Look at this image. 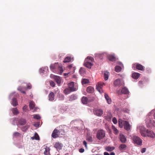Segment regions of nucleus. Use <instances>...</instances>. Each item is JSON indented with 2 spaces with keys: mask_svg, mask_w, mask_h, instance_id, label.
Returning a JSON list of instances; mask_svg holds the SVG:
<instances>
[{
  "mask_svg": "<svg viewBox=\"0 0 155 155\" xmlns=\"http://www.w3.org/2000/svg\"><path fill=\"white\" fill-rule=\"evenodd\" d=\"M79 73L81 75H84L86 73V71L85 69L82 67L81 68L79 71Z\"/></svg>",
  "mask_w": 155,
  "mask_h": 155,
  "instance_id": "nucleus-32",
  "label": "nucleus"
},
{
  "mask_svg": "<svg viewBox=\"0 0 155 155\" xmlns=\"http://www.w3.org/2000/svg\"><path fill=\"white\" fill-rule=\"evenodd\" d=\"M136 68L137 69L141 71L144 70V67L140 64H137L136 65Z\"/></svg>",
  "mask_w": 155,
  "mask_h": 155,
  "instance_id": "nucleus-29",
  "label": "nucleus"
},
{
  "mask_svg": "<svg viewBox=\"0 0 155 155\" xmlns=\"http://www.w3.org/2000/svg\"><path fill=\"white\" fill-rule=\"evenodd\" d=\"M50 77L51 78H53L58 85H60L61 82V79L60 77L51 74L50 75Z\"/></svg>",
  "mask_w": 155,
  "mask_h": 155,
  "instance_id": "nucleus-11",
  "label": "nucleus"
},
{
  "mask_svg": "<svg viewBox=\"0 0 155 155\" xmlns=\"http://www.w3.org/2000/svg\"><path fill=\"white\" fill-rule=\"evenodd\" d=\"M103 54L97 53L95 54V56L97 57H99L100 59H102V55Z\"/></svg>",
  "mask_w": 155,
  "mask_h": 155,
  "instance_id": "nucleus-45",
  "label": "nucleus"
},
{
  "mask_svg": "<svg viewBox=\"0 0 155 155\" xmlns=\"http://www.w3.org/2000/svg\"><path fill=\"white\" fill-rule=\"evenodd\" d=\"M29 127V126L27 125L25 126V127H23L22 128V130L23 131H25Z\"/></svg>",
  "mask_w": 155,
  "mask_h": 155,
  "instance_id": "nucleus-50",
  "label": "nucleus"
},
{
  "mask_svg": "<svg viewBox=\"0 0 155 155\" xmlns=\"http://www.w3.org/2000/svg\"><path fill=\"white\" fill-rule=\"evenodd\" d=\"M89 81L87 79H83L82 80V83L83 84H86L89 83Z\"/></svg>",
  "mask_w": 155,
  "mask_h": 155,
  "instance_id": "nucleus-43",
  "label": "nucleus"
},
{
  "mask_svg": "<svg viewBox=\"0 0 155 155\" xmlns=\"http://www.w3.org/2000/svg\"><path fill=\"white\" fill-rule=\"evenodd\" d=\"M63 62L64 63H67L68 62V57H67L65 58Z\"/></svg>",
  "mask_w": 155,
  "mask_h": 155,
  "instance_id": "nucleus-56",
  "label": "nucleus"
},
{
  "mask_svg": "<svg viewBox=\"0 0 155 155\" xmlns=\"http://www.w3.org/2000/svg\"><path fill=\"white\" fill-rule=\"evenodd\" d=\"M49 83L50 85L52 87H54L55 85V83L54 82L51 81H50Z\"/></svg>",
  "mask_w": 155,
  "mask_h": 155,
  "instance_id": "nucleus-49",
  "label": "nucleus"
},
{
  "mask_svg": "<svg viewBox=\"0 0 155 155\" xmlns=\"http://www.w3.org/2000/svg\"><path fill=\"white\" fill-rule=\"evenodd\" d=\"M114 84L115 86L120 87L123 85L124 84V83L122 80L118 79L114 81Z\"/></svg>",
  "mask_w": 155,
  "mask_h": 155,
  "instance_id": "nucleus-12",
  "label": "nucleus"
},
{
  "mask_svg": "<svg viewBox=\"0 0 155 155\" xmlns=\"http://www.w3.org/2000/svg\"><path fill=\"white\" fill-rule=\"evenodd\" d=\"M125 121H123L121 119H119L118 120V124L119 127L122 128L123 127V125H124V123Z\"/></svg>",
  "mask_w": 155,
  "mask_h": 155,
  "instance_id": "nucleus-27",
  "label": "nucleus"
},
{
  "mask_svg": "<svg viewBox=\"0 0 155 155\" xmlns=\"http://www.w3.org/2000/svg\"><path fill=\"white\" fill-rule=\"evenodd\" d=\"M117 64L120 65V66H116L115 68V70L116 71L119 72L121 71L122 68L123 67V65L122 63L120 62H118Z\"/></svg>",
  "mask_w": 155,
  "mask_h": 155,
  "instance_id": "nucleus-13",
  "label": "nucleus"
},
{
  "mask_svg": "<svg viewBox=\"0 0 155 155\" xmlns=\"http://www.w3.org/2000/svg\"><path fill=\"white\" fill-rule=\"evenodd\" d=\"M86 140L90 142H91L93 141L92 137L90 134L88 133L87 134Z\"/></svg>",
  "mask_w": 155,
  "mask_h": 155,
  "instance_id": "nucleus-35",
  "label": "nucleus"
},
{
  "mask_svg": "<svg viewBox=\"0 0 155 155\" xmlns=\"http://www.w3.org/2000/svg\"><path fill=\"white\" fill-rule=\"evenodd\" d=\"M94 61L93 58L91 57H87L85 59L84 62L86 63H93Z\"/></svg>",
  "mask_w": 155,
  "mask_h": 155,
  "instance_id": "nucleus-22",
  "label": "nucleus"
},
{
  "mask_svg": "<svg viewBox=\"0 0 155 155\" xmlns=\"http://www.w3.org/2000/svg\"><path fill=\"white\" fill-rule=\"evenodd\" d=\"M93 63H86L85 62L84 63V66L86 67L89 68H91V66L93 65Z\"/></svg>",
  "mask_w": 155,
  "mask_h": 155,
  "instance_id": "nucleus-28",
  "label": "nucleus"
},
{
  "mask_svg": "<svg viewBox=\"0 0 155 155\" xmlns=\"http://www.w3.org/2000/svg\"><path fill=\"white\" fill-rule=\"evenodd\" d=\"M104 85H105V84L102 82H98L97 84L96 85L97 89L101 94L103 92L102 88Z\"/></svg>",
  "mask_w": 155,
  "mask_h": 155,
  "instance_id": "nucleus-10",
  "label": "nucleus"
},
{
  "mask_svg": "<svg viewBox=\"0 0 155 155\" xmlns=\"http://www.w3.org/2000/svg\"><path fill=\"white\" fill-rule=\"evenodd\" d=\"M109 74V73L107 71H105L104 73V79L105 81L108 80Z\"/></svg>",
  "mask_w": 155,
  "mask_h": 155,
  "instance_id": "nucleus-39",
  "label": "nucleus"
},
{
  "mask_svg": "<svg viewBox=\"0 0 155 155\" xmlns=\"http://www.w3.org/2000/svg\"><path fill=\"white\" fill-rule=\"evenodd\" d=\"M31 138L33 140L35 139L36 140H39V137L38 135V134L36 133H35L34 135V137H31Z\"/></svg>",
  "mask_w": 155,
  "mask_h": 155,
  "instance_id": "nucleus-40",
  "label": "nucleus"
},
{
  "mask_svg": "<svg viewBox=\"0 0 155 155\" xmlns=\"http://www.w3.org/2000/svg\"><path fill=\"white\" fill-rule=\"evenodd\" d=\"M133 143L138 145L141 146L142 145V141L138 136L135 135L133 136L132 137Z\"/></svg>",
  "mask_w": 155,
  "mask_h": 155,
  "instance_id": "nucleus-8",
  "label": "nucleus"
},
{
  "mask_svg": "<svg viewBox=\"0 0 155 155\" xmlns=\"http://www.w3.org/2000/svg\"><path fill=\"white\" fill-rule=\"evenodd\" d=\"M12 120L13 122L12 124L14 125H15V122L17 123V125H24L26 123V120L23 119H18V118H12Z\"/></svg>",
  "mask_w": 155,
  "mask_h": 155,
  "instance_id": "nucleus-6",
  "label": "nucleus"
},
{
  "mask_svg": "<svg viewBox=\"0 0 155 155\" xmlns=\"http://www.w3.org/2000/svg\"><path fill=\"white\" fill-rule=\"evenodd\" d=\"M137 129L139 130L141 135L143 137L153 138L155 137L154 134L152 131L147 129L143 126L138 127Z\"/></svg>",
  "mask_w": 155,
  "mask_h": 155,
  "instance_id": "nucleus-1",
  "label": "nucleus"
},
{
  "mask_svg": "<svg viewBox=\"0 0 155 155\" xmlns=\"http://www.w3.org/2000/svg\"><path fill=\"white\" fill-rule=\"evenodd\" d=\"M104 155H109V154L107 152H104Z\"/></svg>",
  "mask_w": 155,
  "mask_h": 155,
  "instance_id": "nucleus-61",
  "label": "nucleus"
},
{
  "mask_svg": "<svg viewBox=\"0 0 155 155\" xmlns=\"http://www.w3.org/2000/svg\"><path fill=\"white\" fill-rule=\"evenodd\" d=\"M48 68L47 66L41 68L39 70V72L41 73H43L45 70H48Z\"/></svg>",
  "mask_w": 155,
  "mask_h": 155,
  "instance_id": "nucleus-42",
  "label": "nucleus"
},
{
  "mask_svg": "<svg viewBox=\"0 0 155 155\" xmlns=\"http://www.w3.org/2000/svg\"><path fill=\"white\" fill-rule=\"evenodd\" d=\"M87 91L89 94L93 93L94 91V88L91 86L88 87L86 90Z\"/></svg>",
  "mask_w": 155,
  "mask_h": 155,
  "instance_id": "nucleus-21",
  "label": "nucleus"
},
{
  "mask_svg": "<svg viewBox=\"0 0 155 155\" xmlns=\"http://www.w3.org/2000/svg\"><path fill=\"white\" fill-rule=\"evenodd\" d=\"M109 60L111 61H114L115 60V57L114 56L111 54H109L108 56Z\"/></svg>",
  "mask_w": 155,
  "mask_h": 155,
  "instance_id": "nucleus-34",
  "label": "nucleus"
},
{
  "mask_svg": "<svg viewBox=\"0 0 155 155\" xmlns=\"http://www.w3.org/2000/svg\"><path fill=\"white\" fill-rule=\"evenodd\" d=\"M33 118L35 119L39 120L41 118V117L39 115L36 114L34 115Z\"/></svg>",
  "mask_w": 155,
  "mask_h": 155,
  "instance_id": "nucleus-46",
  "label": "nucleus"
},
{
  "mask_svg": "<svg viewBox=\"0 0 155 155\" xmlns=\"http://www.w3.org/2000/svg\"><path fill=\"white\" fill-rule=\"evenodd\" d=\"M146 124L147 127H150L155 126V112L153 109L148 114V117L146 120Z\"/></svg>",
  "mask_w": 155,
  "mask_h": 155,
  "instance_id": "nucleus-2",
  "label": "nucleus"
},
{
  "mask_svg": "<svg viewBox=\"0 0 155 155\" xmlns=\"http://www.w3.org/2000/svg\"><path fill=\"white\" fill-rule=\"evenodd\" d=\"M84 149L83 148H81L79 150V151L80 153H83L84 151Z\"/></svg>",
  "mask_w": 155,
  "mask_h": 155,
  "instance_id": "nucleus-60",
  "label": "nucleus"
},
{
  "mask_svg": "<svg viewBox=\"0 0 155 155\" xmlns=\"http://www.w3.org/2000/svg\"><path fill=\"white\" fill-rule=\"evenodd\" d=\"M78 89L77 85L74 84V82H71L68 84V93L76 91Z\"/></svg>",
  "mask_w": 155,
  "mask_h": 155,
  "instance_id": "nucleus-7",
  "label": "nucleus"
},
{
  "mask_svg": "<svg viewBox=\"0 0 155 155\" xmlns=\"http://www.w3.org/2000/svg\"><path fill=\"white\" fill-rule=\"evenodd\" d=\"M146 149L145 148H143L141 150V152L144 153L146 151Z\"/></svg>",
  "mask_w": 155,
  "mask_h": 155,
  "instance_id": "nucleus-58",
  "label": "nucleus"
},
{
  "mask_svg": "<svg viewBox=\"0 0 155 155\" xmlns=\"http://www.w3.org/2000/svg\"><path fill=\"white\" fill-rule=\"evenodd\" d=\"M126 147L127 146L125 144H120L119 146V149L120 150H123L125 149Z\"/></svg>",
  "mask_w": 155,
  "mask_h": 155,
  "instance_id": "nucleus-44",
  "label": "nucleus"
},
{
  "mask_svg": "<svg viewBox=\"0 0 155 155\" xmlns=\"http://www.w3.org/2000/svg\"><path fill=\"white\" fill-rule=\"evenodd\" d=\"M54 94L52 92L50 93L48 95L49 100L50 101H52L54 99Z\"/></svg>",
  "mask_w": 155,
  "mask_h": 155,
  "instance_id": "nucleus-23",
  "label": "nucleus"
},
{
  "mask_svg": "<svg viewBox=\"0 0 155 155\" xmlns=\"http://www.w3.org/2000/svg\"><path fill=\"white\" fill-rule=\"evenodd\" d=\"M31 88V85L29 84L28 83L27 84V88L28 89H30Z\"/></svg>",
  "mask_w": 155,
  "mask_h": 155,
  "instance_id": "nucleus-54",
  "label": "nucleus"
},
{
  "mask_svg": "<svg viewBox=\"0 0 155 155\" xmlns=\"http://www.w3.org/2000/svg\"><path fill=\"white\" fill-rule=\"evenodd\" d=\"M54 147L58 150H60L62 149V145L59 142H57L55 144Z\"/></svg>",
  "mask_w": 155,
  "mask_h": 155,
  "instance_id": "nucleus-19",
  "label": "nucleus"
},
{
  "mask_svg": "<svg viewBox=\"0 0 155 155\" xmlns=\"http://www.w3.org/2000/svg\"><path fill=\"white\" fill-rule=\"evenodd\" d=\"M21 134L18 132H15L13 133V137L14 138H17L20 137Z\"/></svg>",
  "mask_w": 155,
  "mask_h": 155,
  "instance_id": "nucleus-38",
  "label": "nucleus"
},
{
  "mask_svg": "<svg viewBox=\"0 0 155 155\" xmlns=\"http://www.w3.org/2000/svg\"><path fill=\"white\" fill-rule=\"evenodd\" d=\"M105 136V132L103 130H100L98 131L97 134V138L100 140Z\"/></svg>",
  "mask_w": 155,
  "mask_h": 155,
  "instance_id": "nucleus-9",
  "label": "nucleus"
},
{
  "mask_svg": "<svg viewBox=\"0 0 155 155\" xmlns=\"http://www.w3.org/2000/svg\"><path fill=\"white\" fill-rule=\"evenodd\" d=\"M94 100V99H88L87 97H83L82 98V102L83 104H86L87 103V102H90L91 101H92Z\"/></svg>",
  "mask_w": 155,
  "mask_h": 155,
  "instance_id": "nucleus-15",
  "label": "nucleus"
},
{
  "mask_svg": "<svg viewBox=\"0 0 155 155\" xmlns=\"http://www.w3.org/2000/svg\"><path fill=\"white\" fill-rule=\"evenodd\" d=\"M140 74L139 73L134 72L132 74V77L135 79H137L140 77Z\"/></svg>",
  "mask_w": 155,
  "mask_h": 155,
  "instance_id": "nucleus-26",
  "label": "nucleus"
},
{
  "mask_svg": "<svg viewBox=\"0 0 155 155\" xmlns=\"http://www.w3.org/2000/svg\"><path fill=\"white\" fill-rule=\"evenodd\" d=\"M74 60L73 57L72 56H68V62L71 61H72Z\"/></svg>",
  "mask_w": 155,
  "mask_h": 155,
  "instance_id": "nucleus-48",
  "label": "nucleus"
},
{
  "mask_svg": "<svg viewBox=\"0 0 155 155\" xmlns=\"http://www.w3.org/2000/svg\"><path fill=\"white\" fill-rule=\"evenodd\" d=\"M121 93L124 94H127L128 93L129 91L125 87L123 88L121 91Z\"/></svg>",
  "mask_w": 155,
  "mask_h": 155,
  "instance_id": "nucleus-36",
  "label": "nucleus"
},
{
  "mask_svg": "<svg viewBox=\"0 0 155 155\" xmlns=\"http://www.w3.org/2000/svg\"><path fill=\"white\" fill-rule=\"evenodd\" d=\"M139 83L140 84H142V81H140L139 82Z\"/></svg>",
  "mask_w": 155,
  "mask_h": 155,
  "instance_id": "nucleus-64",
  "label": "nucleus"
},
{
  "mask_svg": "<svg viewBox=\"0 0 155 155\" xmlns=\"http://www.w3.org/2000/svg\"><path fill=\"white\" fill-rule=\"evenodd\" d=\"M77 98V96L76 95L73 94L71 95L70 97L69 101H72L76 99Z\"/></svg>",
  "mask_w": 155,
  "mask_h": 155,
  "instance_id": "nucleus-37",
  "label": "nucleus"
},
{
  "mask_svg": "<svg viewBox=\"0 0 155 155\" xmlns=\"http://www.w3.org/2000/svg\"><path fill=\"white\" fill-rule=\"evenodd\" d=\"M119 138L121 142L123 143H125L127 141V139L122 134H120Z\"/></svg>",
  "mask_w": 155,
  "mask_h": 155,
  "instance_id": "nucleus-20",
  "label": "nucleus"
},
{
  "mask_svg": "<svg viewBox=\"0 0 155 155\" xmlns=\"http://www.w3.org/2000/svg\"><path fill=\"white\" fill-rule=\"evenodd\" d=\"M45 150L44 152V155H50V149L49 147H46L45 148Z\"/></svg>",
  "mask_w": 155,
  "mask_h": 155,
  "instance_id": "nucleus-24",
  "label": "nucleus"
},
{
  "mask_svg": "<svg viewBox=\"0 0 155 155\" xmlns=\"http://www.w3.org/2000/svg\"><path fill=\"white\" fill-rule=\"evenodd\" d=\"M50 69L53 72H57L61 74L63 71L62 68V65L61 63H56L51 64L50 66Z\"/></svg>",
  "mask_w": 155,
  "mask_h": 155,
  "instance_id": "nucleus-4",
  "label": "nucleus"
},
{
  "mask_svg": "<svg viewBox=\"0 0 155 155\" xmlns=\"http://www.w3.org/2000/svg\"><path fill=\"white\" fill-rule=\"evenodd\" d=\"M94 114L98 116H100L103 114V111L101 109L96 110L94 111Z\"/></svg>",
  "mask_w": 155,
  "mask_h": 155,
  "instance_id": "nucleus-17",
  "label": "nucleus"
},
{
  "mask_svg": "<svg viewBox=\"0 0 155 155\" xmlns=\"http://www.w3.org/2000/svg\"><path fill=\"white\" fill-rule=\"evenodd\" d=\"M114 149V147H107L105 148V150L108 151H111Z\"/></svg>",
  "mask_w": 155,
  "mask_h": 155,
  "instance_id": "nucleus-41",
  "label": "nucleus"
},
{
  "mask_svg": "<svg viewBox=\"0 0 155 155\" xmlns=\"http://www.w3.org/2000/svg\"><path fill=\"white\" fill-rule=\"evenodd\" d=\"M26 89V88L25 87H22L20 86L18 88V90L20 91L21 93L24 94H25V91L24 90H25Z\"/></svg>",
  "mask_w": 155,
  "mask_h": 155,
  "instance_id": "nucleus-30",
  "label": "nucleus"
},
{
  "mask_svg": "<svg viewBox=\"0 0 155 155\" xmlns=\"http://www.w3.org/2000/svg\"><path fill=\"white\" fill-rule=\"evenodd\" d=\"M39 124H40L39 123H35L34 124V126L36 127H39Z\"/></svg>",
  "mask_w": 155,
  "mask_h": 155,
  "instance_id": "nucleus-57",
  "label": "nucleus"
},
{
  "mask_svg": "<svg viewBox=\"0 0 155 155\" xmlns=\"http://www.w3.org/2000/svg\"><path fill=\"white\" fill-rule=\"evenodd\" d=\"M104 97L107 103L109 104H110L111 103V101L108 94H104Z\"/></svg>",
  "mask_w": 155,
  "mask_h": 155,
  "instance_id": "nucleus-25",
  "label": "nucleus"
},
{
  "mask_svg": "<svg viewBox=\"0 0 155 155\" xmlns=\"http://www.w3.org/2000/svg\"><path fill=\"white\" fill-rule=\"evenodd\" d=\"M112 129L114 134L117 135L119 133L118 130L117 128L114 125H112Z\"/></svg>",
  "mask_w": 155,
  "mask_h": 155,
  "instance_id": "nucleus-31",
  "label": "nucleus"
},
{
  "mask_svg": "<svg viewBox=\"0 0 155 155\" xmlns=\"http://www.w3.org/2000/svg\"><path fill=\"white\" fill-rule=\"evenodd\" d=\"M18 94L15 92L11 93L9 95V98L12 99L11 103L14 107H15L18 105V103L16 97H18Z\"/></svg>",
  "mask_w": 155,
  "mask_h": 155,
  "instance_id": "nucleus-5",
  "label": "nucleus"
},
{
  "mask_svg": "<svg viewBox=\"0 0 155 155\" xmlns=\"http://www.w3.org/2000/svg\"><path fill=\"white\" fill-rule=\"evenodd\" d=\"M27 108H28V106L27 105H25L23 107V108H22L23 110L25 112L27 110Z\"/></svg>",
  "mask_w": 155,
  "mask_h": 155,
  "instance_id": "nucleus-53",
  "label": "nucleus"
},
{
  "mask_svg": "<svg viewBox=\"0 0 155 155\" xmlns=\"http://www.w3.org/2000/svg\"><path fill=\"white\" fill-rule=\"evenodd\" d=\"M59 98L60 100H62L64 99V95L61 94H59Z\"/></svg>",
  "mask_w": 155,
  "mask_h": 155,
  "instance_id": "nucleus-47",
  "label": "nucleus"
},
{
  "mask_svg": "<svg viewBox=\"0 0 155 155\" xmlns=\"http://www.w3.org/2000/svg\"><path fill=\"white\" fill-rule=\"evenodd\" d=\"M83 143L84 145L85 146V147L86 148H87V142L85 141L84 140V141Z\"/></svg>",
  "mask_w": 155,
  "mask_h": 155,
  "instance_id": "nucleus-59",
  "label": "nucleus"
},
{
  "mask_svg": "<svg viewBox=\"0 0 155 155\" xmlns=\"http://www.w3.org/2000/svg\"><path fill=\"white\" fill-rule=\"evenodd\" d=\"M123 111L125 113H129V112L130 110L128 109L125 108L123 109Z\"/></svg>",
  "mask_w": 155,
  "mask_h": 155,
  "instance_id": "nucleus-52",
  "label": "nucleus"
},
{
  "mask_svg": "<svg viewBox=\"0 0 155 155\" xmlns=\"http://www.w3.org/2000/svg\"><path fill=\"white\" fill-rule=\"evenodd\" d=\"M76 69L75 67L73 65V64H71L68 65V74L70 73L73 74L74 73V71Z\"/></svg>",
  "mask_w": 155,
  "mask_h": 155,
  "instance_id": "nucleus-14",
  "label": "nucleus"
},
{
  "mask_svg": "<svg viewBox=\"0 0 155 155\" xmlns=\"http://www.w3.org/2000/svg\"><path fill=\"white\" fill-rule=\"evenodd\" d=\"M58 91V89L57 88L55 90V91L56 92H57V91Z\"/></svg>",
  "mask_w": 155,
  "mask_h": 155,
  "instance_id": "nucleus-63",
  "label": "nucleus"
},
{
  "mask_svg": "<svg viewBox=\"0 0 155 155\" xmlns=\"http://www.w3.org/2000/svg\"><path fill=\"white\" fill-rule=\"evenodd\" d=\"M29 107L31 110H33L34 111H35L37 108L35 107V104L34 102L31 101L29 102Z\"/></svg>",
  "mask_w": 155,
  "mask_h": 155,
  "instance_id": "nucleus-18",
  "label": "nucleus"
},
{
  "mask_svg": "<svg viewBox=\"0 0 155 155\" xmlns=\"http://www.w3.org/2000/svg\"><path fill=\"white\" fill-rule=\"evenodd\" d=\"M59 128L61 129H58V128H57L53 131L51 135L52 137L55 138L64 135L65 131L67 129V127L64 125L60 126Z\"/></svg>",
  "mask_w": 155,
  "mask_h": 155,
  "instance_id": "nucleus-3",
  "label": "nucleus"
},
{
  "mask_svg": "<svg viewBox=\"0 0 155 155\" xmlns=\"http://www.w3.org/2000/svg\"><path fill=\"white\" fill-rule=\"evenodd\" d=\"M124 129L127 130H129L130 129L131 125L126 121H125L124 123Z\"/></svg>",
  "mask_w": 155,
  "mask_h": 155,
  "instance_id": "nucleus-16",
  "label": "nucleus"
},
{
  "mask_svg": "<svg viewBox=\"0 0 155 155\" xmlns=\"http://www.w3.org/2000/svg\"><path fill=\"white\" fill-rule=\"evenodd\" d=\"M13 114L14 115H16L19 113V112L16 108H13L12 110Z\"/></svg>",
  "mask_w": 155,
  "mask_h": 155,
  "instance_id": "nucleus-33",
  "label": "nucleus"
},
{
  "mask_svg": "<svg viewBox=\"0 0 155 155\" xmlns=\"http://www.w3.org/2000/svg\"><path fill=\"white\" fill-rule=\"evenodd\" d=\"M112 121L113 122V123L115 124H116L117 123V120L116 119V118L114 117L113 118Z\"/></svg>",
  "mask_w": 155,
  "mask_h": 155,
  "instance_id": "nucleus-51",
  "label": "nucleus"
},
{
  "mask_svg": "<svg viewBox=\"0 0 155 155\" xmlns=\"http://www.w3.org/2000/svg\"><path fill=\"white\" fill-rule=\"evenodd\" d=\"M64 92L65 94H68V89L67 88H65L64 90Z\"/></svg>",
  "mask_w": 155,
  "mask_h": 155,
  "instance_id": "nucleus-55",
  "label": "nucleus"
},
{
  "mask_svg": "<svg viewBox=\"0 0 155 155\" xmlns=\"http://www.w3.org/2000/svg\"><path fill=\"white\" fill-rule=\"evenodd\" d=\"M110 155H115V154L114 153L112 152H111V153H110Z\"/></svg>",
  "mask_w": 155,
  "mask_h": 155,
  "instance_id": "nucleus-62",
  "label": "nucleus"
}]
</instances>
